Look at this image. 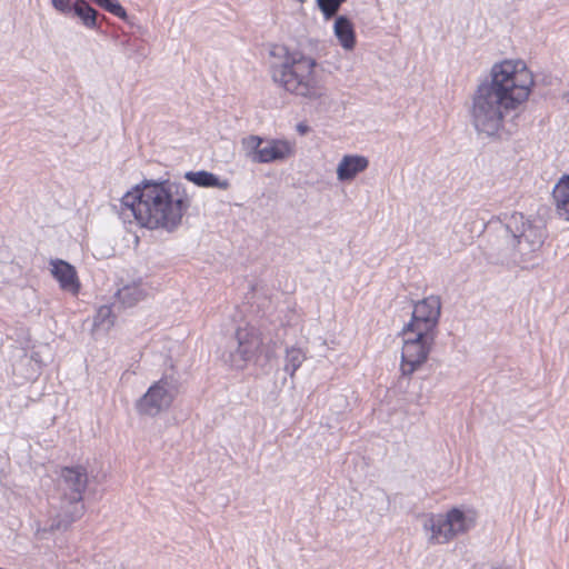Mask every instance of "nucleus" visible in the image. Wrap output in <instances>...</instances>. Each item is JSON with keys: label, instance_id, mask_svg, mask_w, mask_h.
Masks as SVG:
<instances>
[{"label": "nucleus", "instance_id": "13", "mask_svg": "<svg viewBox=\"0 0 569 569\" xmlns=\"http://www.w3.org/2000/svg\"><path fill=\"white\" fill-rule=\"evenodd\" d=\"M369 166V160L363 156L346 154L337 167L339 181H351Z\"/></svg>", "mask_w": 569, "mask_h": 569}, {"label": "nucleus", "instance_id": "10", "mask_svg": "<svg viewBox=\"0 0 569 569\" xmlns=\"http://www.w3.org/2000/svg\"><path fill=\"white\" fill-rule=\"evenodd\" d=\"M236 348L223 353V360L231 367L241 369L259 350L262 341L253 327L239 328L234 337Z\"/></svg>", "mask_w": 569, "mask_h": 569}, {"label": "nucleus", "instance_id": "2", "mask_svg": "<svg viewBox=\"0 0 569 569\" xmlns=\"http://www.w3.org/2000/svg\"><path fill=\"white\" fill-rule=\"evenodd\" d=\"M190 204V198L180 184L168 180L147 181L122 197L120 214L124 221L134 220L148 229L172 232L181 224Z\"/></svg>", "mask_w": 569, "mask_h": 569}, {"label": "nucleus", "instance_id": "15", "mask_svg": "<svg viewBox=\"0 0 569 569\" xmlns=\"http://www.w3.org/2000/svg\"><path fill=\"white\" fill-rule=\"evenodd\" d=\"M552 199L557 214L569 221V174L563 176L553 187Z\"/></svg>", "mask_w": 569, "mask_h": 569}, {"label": "nucleus", "instance_id": "14", "mask_svg": "<svg viewBox=\"0 0 569 569\" xmlns=\"http://www.w3.org/2000/svg\"><path fill=\"white\" fill-rule=\"evenodd\" d=\"M148 290L141 281L132 282L118 289L116 293L117 301L124 308H131L146 299Z\"/></svg>", "mask_w": 569, "mask_h": 569}, {"label": "nucleus", "instance_id": "21", "mask_svg": "<svg viewBox=\"0 0 569 569\" xmlns=\"http://www.w3.org/2000/svg\"><path fill=\"white\" fill-rule=\"evenodd\" d=\"M317 4L327 19L335 17L339 11L335 0H317Z\"/></svg>", "mask_w": 569, "mask_h": 569}, {"label": "nucleus", "instance_id": "16", "mask_svg": "<svg viewBox=\"0 0 569 569\" xmlns=\"http://www.w3.org/2000/svg\"><path fill=\"white\" fill-rule=\"evenodd\" d=\"M184 178L196 186L202 188H218L221 190H227L230 187L229 180H221L218 176L206 170L188 171L186 172Z\"/></svg>", "mask_w": 569, "mask_h": 569}, {"label": "nucleus", "instance_id": "11", "mask_svg": "<svg viewBox=\"0 0 569 569\" xmlns=\"http://www.w3.org/2000/svg\"><path fill=\"white\" fill-rule=\"evenodd\" d=\"M441 313V300L439 296H429L415 305L411 321L405 329L423 333H436V328Z\"/></svg>", "mask_w": 569, "mask_h": 569}, {"label": "nucleus", "instance_id": "19", "mask_svg": "<svg viewBox=\"0 0 569 569\" xmlns=\"http://www.w3.org/2000/svg\"><path fill=\"white\" fill-rule=\"evenodd\" d=\"M114 316L112 313V307L101 306L93 319V326L97 329L108 330L113 326Z\"/></svg>", "mask_w": 569, "mask_h": 569}, {"label": "nucleus", "instance_id": "5", "mask_svg": "<svg viewBox=\"0 0 569 569\" xmlns=\"http://www.w3.org/2000/svg\"><path fill=\"white\" fill-rule=\"evenodd\" d=\"M316 60L300 51H286L280 64L271 67L272 79L287 91L308 99H318L323 92L315 78Z\"/></svg>", "mask_w": 569, "mask_h": 569}, {"label": "nucleus", "instance_id": "17", "mask_svg": "<svg viewBox=\"0 0 569 569\" xmlns=\"http://www.w3.org/2000/svg\"><path fill=\"white\" fill-rule=\"evenodd\" d=\"M333 29L341 47L346 50L353 49L356 34L352 22L347 17L339 16L335 21Z\"/></svg>", "mask_w": 569, "mask_h": 569}, {"label": "nucleus", "instance_id": "4", "mask_svg": "<svg viewBox=\"0 0 569 569\" xmlns=\"http://www.w3.org/2000/svg\"><path fill=\"white\" fill-rule=\"evenodd\" d=\"M88 485V473L81 466L61 469L59 490L61 497L59 505H52L50 510L49 530H66L72 522L82 517L84 506L83 492Z\"/></svg>", "mask_w": 569, "mask_h": 569}, {"label": "nucleus", "instance_id": "6", "mask_svg": "<svg viewBox=\"0 0 569 569\" xmlns=\"http://www.w3.org/2000/svg\"><path fill=\"white\" fill-rule=\"evenodd\" d=\"M476 526V512L452 508L445 516H431L425 523L426 529L431 530L429 541L431 543H447L459 535H463Z\"/></svg>", "mask_w": 569, "mask_h": 569}, {"label": "nucleus", "instance_id": "18", "mask_svg": "<svg viewBox=\"0 0 569 569\" xmlns=\"http://www.w3.org/2000/svg\"><path fill=\"white\" fill-rule=\"evenodd\" d=\"M306 360V355L300 348L291 347L286 350L284 357V371L295 376V372L300 368L302 362Z\"/></svg>", "mask_w": 569, "mask_h": 569}, {"label": "nucleus", "instance_id": "1", "mask_svg": "<svg viewBox=\"0 0 569 569\" xmlns=\"http://www.w3.org/2000/svg\"><path fill=\"white\" fill-rule=\"evenodd\" d=\"M491 80L479 84L472 99L471 120L478 133L487 137L500 136L506 129V118L518 116L527 101L533 77L521 60H505L493 64Z\"/></svg>", "mask_w": 569, "mask_h": 569}, {"label": "nucleus", "instance_id": "24", "mask_svg": "<svg viewBox=\"0 0 569 569\" xmlns=\"http://www.w3.org/2000/svg\"><path fill=\"white\" fill-rule=\"evenodd\" d=\"M297 131H298L300 134H306V133H308V131H309V127H308L307 124H305V123H299V124L297 126Z\"/></svg>", "mask_w": 569, "mask_h": 569}, {"label": "nucleus", "instance_id": "7", "mask_svg": "<svg viewBox=\"0 0 569 569\" xmlns=\"http://www.w3.org/2000/svg\"><path fill=\"white\" fill-rule=\"evenodd\" d=\"M247 158L253 163L281 162L293 156L295 143L287 139L248 136L241 141Z\"/></svg>", "mask_w": 569, "mask_h": 569}, {"label": "nucleus", "instance_id": "9", "mask_svg": "<svg viewBox=\"0 0 569 569\" xmlns=\"http://www.w3.org/2000/svg\"><path fill=\"white\" fill-rule=\"evenodd\" d=\"M405 339L401 352V372L403 376H411L422 363L426 362L436 333H423L420 331H408L403 329Z\"/></svg>", "mask_w": 569, "mask_h": 569}, {"label": "nucleus", "instance_id": "12", "mask_svg": "<svg viewBox=\"0 0 569 569\" xmlns=\"http://www.w3.org/2000/svg\"><path fill=\"white\" fill-rule=\"evenodd\" d=\"M51 273L59 282L63 291L77 295L80 290V282L74 267L63 260L51 261Z\"/></svg>", "mask_w": 569, "mask_h": 569}, {"label": "nucleus", "instance_id": "20", "mask_svg": "<svg viewBox=\"0 0 569 569\" xmlns=\"http://www.w3.org/2000/svg\"><path fill=\"white\" fill-rule=\"evenodd\" d=\"M74 14L81 20L83 26H86L88 29L97 28L98 12L91 6L86 7L82 10H78L77 12H74Z\"/></svg>", "mask_w": 569, "mask_h": 569}, {"label": "nucleus", "instance_id": "22", "mask_svg": "<svg viewBox=\"0 0 569 569\" xmlns=\"http://www.w3.org/2000/svg\"><path fill=\"white\" fill-rule=\"evenodd\" d=\"M52 7L61 12V13H70L71 12V3L70 0H51Z\"/></svg>", "mask_w": 569, "mask_h": 569}, {"label": "nucleus", "instance_id": "25", "mask_svg": "<svg viewBox=\"0 0 569 569\" xmlns=\"http://www.w3.org/2000/svg\"><path fill=\"white\" fill-rule=\"evenodd\" d=\"M336 4L340 8V6L346 2L347 0H335Z\"/></svg>", "mask_w": 569, "mask_h": 569}, {"label": "nucleus", "instance_id": "8", "mask_svg": "<svg viewBox=\"0 0 569 569\" xmlns=\"http://www.w3.org/2000/svg\"><path fill=\"white\" fill-rule=\"evenodd\" d=\"M178 392V380L173 376H164L151 385L137 401V411L140 415L154 417L170 408Z\"/></svg>", "mask_w": 569, "mask_h": 569}, {"label": "nucleus", "instance_id": "3", "mask_svg": "<svg viewBox=\"0 0 569 569\" xmlns=\"http://www.w3.org/2000/svg\"><path fill=\"white\" fill-rule=\"evenodd\" d=\"M495 236L492 253L502 261L525 263L533 259L545 241L542 228L520 212L505 213L489 222Z\"/></svg>", "mask_w": 569, "mask_h": 569}, {"label": "nucleus", "instance_id": "23", "mask_svg": "<svg viewBox=\"0 0 569 569\" xmlns=\"http://www.w3.org/2000/svg\"><path fill=\"white\" fill-rule=\"evenodd\" d=\"M90 4L86 0H76L73 4H71V12H77L78 10H82Z\"/></svg>", "mask_w": 569, "mask_h": 569}]
</instances>
